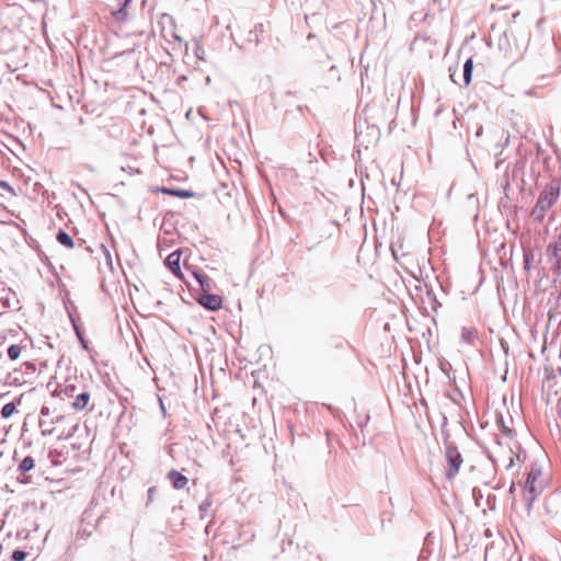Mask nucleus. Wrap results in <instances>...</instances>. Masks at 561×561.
<instances>
[{
    "instance_id": "f257e3e1",
    "label": "nucleus",
    "mask_w": 561,
    "mask_h": 561,
    "mask_svg": "<svg viewBox=\"0 0 561 561\" xmlns=\"http://www.w3.org/2000/svg\"><path fill=\"white\" fill-rule=\"evenodd\" d=\"M502 432L503 435L492 449V459L499 467L511 469L515 460H520V445L514 438V432L511 428L504 426Z\"/></svg>"
},
{
    "instance_id": "f03ea898",
    "label": "nucleus",
    "mask_w": 561,
    "mask_h": 561,
    "mask_svg": "<svg viewBox=\"0 0 561 561\" xmlns=\"http://www.w3.org/2000/svg\"><path fill=\"white\" fill-rule=\"evenodd\" d=\"M546 484L547 481L543 476L542 465L539 462L531 463L523 489V497L528 511L531 510L534 502L542 493Z\"/></svg>"
},
{
    "instance_id": "7ed1b4c3",
    "label": "nucleus",
    "mask_w": 561,
    "mask_h": 561,
    "mask_svg": "<svg viewBox=\"0 0 561 561\" xmlns=\"http://www.w3.org/2000/svg\"><path fill=\"white\" fill-rule=\"evenodd\" d=\"M558 197L559 188L553 186L546 187L539 195V198L533 209V216L538 220H542L546 211L554 205Z\"/></svg>"
},
{
    "instance_id": "20e7f679",
    "label": "nucleus",
    "mask_w": 561,
    "mask_h": 561,
    "mask_svg": "<svg viewBox=\"0 0 561 561\" xmlns=\"http://www.w3.org/2000/svg\"><path fill=\"white\" fill-rule=\"evenodd\" d=\"M445 457L447 461L446 476L448 479H454L462 463L461 455L456 447L448 446L446 448Z\"/></svg>"
},
{
    "instance_id": "39448f33",
    "label": "nucleus",
    "mask_w": 561,
    "mask_h": 561,
    "mask_svg": "<svg viewBox=\"0 0 561 561\" xmlns=\"http://www.w3.org/2000/svg\"><path fill=\"white\" fill-rule=\"evenodd\" d=\"M548 261L556 271L561 270V236L547 248Z\"/></svg>"
},
{
    "instance_id": "423d86ee",
    "label": "nucleus",
    "mask_w": 561,
    "mask_h": 561,
    "mask_svg": "<svg viewBox=\"0 0 561 561\" xmlns=\"http://www.w3.org/2000/svg\"><path fill=\"white\" fill-rule=\"evenodd\" d=\"M198 302L208 310L217 311L222 307V299L219 295L206 294L199 297Z\"/></svg>"
},
{
    "instance_id": "0eeeda50",
    "label": "nucleus",
    "mask_w": 561,
    "mask_h": 561,
    "mask_svg": "<svg viewBox=\"0 0 561 561\" xmlns=\"http://www.w3.org/2000/svg\"><path fill=\"white\" fill-rule=\"evenodd\" d=\"M180 260L181 250H176L168 255V257L165 259V265L175 276H178L180 279H183V275L180 267Z\"/></svg>"
},
{
    "instance_id": "6e6552de",
    "label": "nucleus",
    "mask_w": 561,
    "mask_h": 561,
    "mask_svg": "<svg viewBox=\"0 0 561 561\" xmlns=\"http://www.w3.org/2000/svg\"><path fill=\"white\" fill-rule=\"evenodd\" d=\"M168 479L171 481L175 490H182L186 488L188 483V479L184 474L174 469L169 471Z\"/></svg>"
},
{
    "instance_id": "1a4fd4ad",
    "label": "nucleus",
    "mask_w": 561,
    "mask_h": 561,
    "mask_svg": "<svg viewBox=\"0 0 561 561\" xmlns=\"http://www.w3.org/2000/svg\"><path fill=\"white\" fill-rule=\"evenodd\" d=\"M90 400H91V396H90L89 392L79 393L75 398V401L72 402V408L76 411H82V410L87 409V407L89 405Z\"/></svg>"
},
{
    "instance_id": "9d476101",
    "label": "nucleus",
    "mask_w": 561,
    "mask_h": 561,
    "mask_svg": "<svg viewBox=\"0 0 561 561\" xmlns=\"http://www.w3.org/2000/svg\"><path fill=\"white\" fill-rule=\"evenodd\" d=\"M161 192L167 195L176 196V197H181V198H191L194 196V193L191 191H187V190H173V188L162 187Z\"/></svg>"
},
{
    "instance_id": "9b49d317",
    "label": "nucleus",
    "mask_w": 561,
    "mask_h": 561,
    "mask_svg": "<svg viewBox=\"0 0 561 561\" xmlns=\"http://www.w3.org/2000/svg\"><path fill=\"white\" fill-rule=\"evenodd\" d=\"M473 60L472 58H468L463 65V81L466 87H468L471 82Z\"/></svg>"
},
{
    "instance_id": "f8f14e48",
    "label": "nucleus",
    "mask_w": 561,
    "mask_h": 561,
    "mask_svg": "<svg viewBox=\"0 0 561 561\" xmlns=\"http://www.w3.org/2000/svg\"><path fill=\"white\" fill-rule=\"evenodd\" d=\"M57 240L60 244H62L64 247L68 248V249H72L75 243L72 241V238L65 231L60 230L58 233H57Z\"/></svg>"
},
{
    "instance_id": "ddd939ff",
    "label": "nucleus",
    "mask_w": 561,
    "mask_h": 561,
    "mask_svg": "<svg viewBox=\"0 0 561 561\" xmlns=\"http://www.w3.org/2000/svg\"><path fill=\"white\" fill-rule=\"evenodd\" d=\"M34 465H35V461H34L33 457L27 456L20 462L19 470L21 472H27L34 468Z\"/></svg>"
},
{
    "instance_id": "4468645a",
    "label": "nucleus",
    "mask_w": 561,
    "mask_h": 561,
    "mask_svg": "<svg viewBox=\"0 0 561 561\" xmlns=\"http://www.w3.org/2000/svg\"><path fill=\"white\" fill-rule=\"evenodd\" d=\"M15 411H16L15 403L10 402V403H7L3 405L2 410H1V415L4 419H9L10 416H12L14 414Z\"/></svg>"
},
{
    "instance_id": "2eb2a0df",
    "label": "nucleus",
    "mask_w": 561,
    "mask_h": 561,
    "mask_svg": "<svg viewBox=\"0 0 561 561\" xmlns=\"http://www.w3.org/2000/svg\"><path fill=\"white\" fill-rule=\"evenodd\" d=\"M22 348L18 344H13L8 348V356L10 359L15 360L20 357Z\"/></svg>"
},
{
    "instance_id": "dca6fc26",
    "label": "nucleus",
    "mask_w": 561,
    "mask_h": 561,
    "mask_svg": "<svg viewBox=\"0 0 561 561\" xmlns=\"http://www.w3.org/2000/svg\"><path fill=\"white\" fill-rule=\"evenodd\" d=\"M130 2V0H125L124 7L114 12V16L117 21H124L127 18L126 5Z\"/></svg>"
},
{
    "instance_id": "f3484780",
    "label": "nucleus",
    "mask_w": 561,
    "mask_h": 561,
    "mask_svg": "<svg viewBox=\"0 0 561 561\" xmlns=\"http://www.w3.org/2000/svg\"><path fill=\"white\" fill-rule=\"evenodd\" d=\"M0 188L7 191L11 196H15L16 193L13 187L5 181H0Z\"/></svg>"
},
{
    "instance_id": "a211bd4d",
    "label": "nucleus",
    "mask_w": 561,
    "mask_h": 561,
    "mask_svg": "<svg viewBox=\"0 0 561 561\" xmlns=\"http://www.w3.org/2000/svg\"><path fill=\"white\" fill-rule=\"evenodd\" d=\"M25 558H26V553L24 551H22V550H15L12 553V559L14 561H23Z\"/></svg>"
},
{
    "instance_id": "6ab92c4d",
    "label": "nucleus",
    "mask_w": 561,
    "mask_h": 561,
    "mask_svg": "<svg viewBox=\"0 0 561 561\" xmlns=\"http://www.w3.org/2000/svg\"><path fill=\"white\" fill-rule=\"evenodd\" d=\"M196 279L198 280V283L201 284V286L204 288V283L207 280V276L206 275H203V274H197V273H194Z\"/></svg>"
},
{
    "instance_id": "aec40b11",
    "label": "nucleus",
    "mask_w": 561,
    "mask_h": 561,
    "mask_svg": "<svg viewBox=\"0 0 561 561\" xmlns=\"http://www.w3.org/2000/svg\"><path fill=\"white\" fill-rule=\"evenodd\" d=\"M75 389H76L75 385L67 386L65 388L66 396H68V397L72 396V393L75 392Z\"/></svg>"
},
{
    "instance_id": "412c9836",
    "label": "nucleus",
    "mask_w": 561,
    "mask_h": 561,
    "mask_svg": "<svg viewBox=\"0 0 561 561\" xmlns=\"http://www.w3.org/2000/svg\"><path fill=\"white\" fill-rule=\"evenodd\" d=\"M492 549H493V545H491L490 547L486 548V550H485V561H488L491 558Z\"/></svg>"
},
{
    "instance_id": "4be33fe9",
    "label": "nucleus",
    "mask_w": 561,
    "mask_h": 561,
    "mask_svg": "<svg viewBox=\"0 0 561 561\" xmlns=\"http://www.w3.org/2000/svg\"><path fill=\"white\" fill-rule=\"evenodd\" d=\"M154 492H156V486H151V488L148 490L149 499H151V496L154 494Z\"/></svg>"
},
{
    "instance_id": "5701e85b",
    "label": "nucleus",
    "mask_w": 561,
    "mask_h": 561,
    "mask_svg": "<svg viewBox=\"0 0 561 561\" xmlns=\"http://www.w3.org/2000/svg\"><path fill=\"white\" fill-rule=\"evenodd\" d=\"M530 262H529V255H525V267L529 268Z\"/></svg>"
},
{
    "instance_id": "b1692460",
    "label": "nucleus",
    "mask_w": 561,
    "mask_h": 561,
    "mask_svg": "<svg viewBox=\"0 0 561 561\" xmlns=\"http://www.w3.org/2000/svg\"><path fill=\"white\" fill-rule=\"evenodd\" d=\"M60 392H61V391H59V390H55V391L53 392V396H54V397H59V396H60Z\"/></svg>"
},
{
    "instance_id": "393cba45",
    "label": "nucleus",
    "mask_w": 561,
    "mask_h": 561,
    "mask_svg": "<svg viewBox=\"0 0 561 561\" xmlns=\"http://www.w3.org/2000/svg\"><path fill=\"white\" fill-rule=\"evenodd\" d=\"M551 383H552V380H548V381L543 385V387H551V386H552Z\"/></svg>"
}]
</instances>
